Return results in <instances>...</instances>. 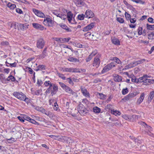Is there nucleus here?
<instances>
[{"label":"nucleus","mask_w":154,"mask_h":154,"mask_svg":"<svg viewBox=\"0 0 154 154\" xmlns=\"http://www.w3.org/2000/svg\"><path fill=\"white\" fill-rule=\"evenodd\" d=\"M57 17H59L63 20L66 19V15H65L58 14L57 16Z\"/></svg>","instance_id":"39"},{"label":"nucleus","mask_w":154,"mask_h":154,"mask_svg":"<svg viewBox=\"0 0 154 154\" xmlns=\"http://www.w3.org/2000/svg\"><path fill=\"white\" fill-rule=\"evenodd\" d=\"M146 60L144 59H142L136 61L137 62V65H139L140 64H141L143 63Z\"/></svg>","instance_id":"45"},{"label":"nucleus","mask_w":154,"mask_h":154,"mask_svg":"<svg viewBox=\"0 0 154 154\" xmlns=\"http://www.w3.org/2000/svg\"><path fill=\"white\" fill-rule=\"evenodd\" d=\"M9 45V43L7 41H3L1 43V45L2 46H7Z\"/></svg>","instance_id":"49"},{"label":"nucleus","mask_w":154,"mask_h":154,"mask_svg":"<svg viewBox=\"0 0 154 154\" xmlns=\"http://www.w3.org/2000/svg\"><path fill=\"white\" fill-rule=\"evenodd\" d=\"M45 44V42L44 39L40 38L37 40V47L40 49H42L44 47Z\"/></svg>","instance_id":"7"},{"label":"nucleus","mask_w":154,"mask_h":154,"mask_svg":"<svg viewBox=\"0 0 154 154\" xmlns=\"http://www.w3.org/2000/svg\"><path fill=\"white\" fill-rule=\"evenodd\" d=\"M85 16V15H84L83 14H79L78 15V18L79 20H82L84 19Z\"/></svg>","instance_id":"41"},{"label":"nucleus","mask_w":154,"mask_h":154,"mask_svg":"<svg viewBox=\"0 0 154 154\" xmlns=\"http://www.w3.org/2000/svg\"><path fill=\"white\" fill-rule=\"evenodd\" d=\"M85 16L86 17L89 18L93 17L94 16V14L91 10H88L85 13Z\"/></svg>","instance_id":"11"},{"label":"nucleus","mask_w":154,"mask_h":154,"mask_svg":"<svg viewBox=\"0 0 154 154\" xmlns=\"http://www.w3.org/2000/svg\"><path fill=\"white\" fill-rule=\"evenodd\" d=\"M81 89L82 93L83 95L86 97H89V94L87 91V90L84 87H81Z\"/></svg>","instance_id":"16"},{"label":"nucleus","mask_w":154,"mask_h":154,"mask_svg":"<svg viewBox=\"0 0 154 154\" xmlns=\"http://www.w3.org/2000/svg\"><path fill=\"white\" fill-rule=\"evenodd\" d=\"M33 26L35 29H38L40 30H43L44 29V27L42 25L35 23H32Z\"/></svg>","instance_id":"13"},{"label":"nucleus","mask_w":154,"mask_h":154,"mask_svg":"<svg viewBox=\"0 0 154 154\" xmlns=\"http://www.w3.org/2000/svg\"><path fill=\"white\" fill-rule=\"evenodd\" d=\"M32 11L38 17L42 18L45 17V14L41 11L35 8H33Z\"/></svg>","instance_id":"9"},{"label":"nucleus","mask_w":154,"mask_h":154,"mask_svg":"<svg viewBox=\"0 0 154 154\" xmlns=\"http://www.w3.org/2000/svg\"><path fill=\"white\" fill-rule=\"evenodd\" d=\"M136 61H135L134 62L130 63L131 64L132 67V68L137 66L138 65Z\"/></svg>","instance_id":"50"},{"label":"nucleus","mask_w":154,"mask_h":154,"mask_svg":"<svg viewBox=\"0 0 154 154\" xmlns=\"http://www.w3.org/2000/svg\"><path fill=\"white\" fill-rule=\"evenodd\" d=\"M98 97H100V99H103V98H104V95L102 94L99 93L98 95Z\"/></svg>","instance_id":"62"},{"label":"nucleus","mask_w":154,"mask_h":154,"mask_svg":"<svg viewBox=\"0 0 154 154\" xmlns=\"http://www.w3.org/2000/svg\"><path fill=\"white\" fill-rule=\"evenodd\" d=\"M132 68L131 67V63H129L128 65H126L125 68L123 69H128L130 68Z\"/></svg>","instance_id":"51"},{"label":"nucleus","mask_w":154,"mask_h":154,"mask_svg":"<svg viewBox=\"0 0 154 154\" xmlns=\"http://www.w3.org/2000/svg\"><path fill=\"white\" fill-rule=\"evenodd\" d=\"M73 14L72 13L71 11H69L67 13V15H66V18H67L68 20L69 23H71L72 20V18L73 17Z\"/></svg>","instance_id":"20"},{"label":"nucleus","mask_w":154,"mask_h":154,"mask_svg":"<svg viewBox=\"0 0 154 154\" xmlns=\"http://www.w3.org/2000/svg\"><path fill=\"white\" fill-rule=\"evenodd\" d=\"M114 81L116 82H120L122 81V77L117 74H114L112 75Z\"/></svg>","instance_id":"14"},{"label":"nucleus","mask_w":154,"mask_h":154,"mask_svg":"<svg viewBox=\"0 0 154 154\" xmlns=\"http://www.w3.org/2000/svg\"><path fill=\"white\" fill-rule=\"evenodd\" d=\"M13 95L17 99L23 101L25 97V95L22 92H14Z\"/></svg>","instance_id":"6"},{"label":"nucleus","mask_w":154,"mask_h":154,"mask_svg":"<svg viewBox=\"0 0 154 154\" xmlns=\"http://www.w3.org/2000/svg\"><path fill=\"white\" fill-rule=\"evenodd\" d=\"M136 95V94L134 93H130L125 97L124 99L126 100H128L131 98L134 97Z\"/></svg>","instance_id":"21"},{"label":"nucleus","mask_w":154,"mask_h":154,"mask_svg":"<svg viewBox=\"0 0 154 154\" xmlns=\"http://www.w3.org/2000/svg\"><path fill=\"white\" fill-rule=\"evenodd\" d=\"M36 109L38 111H42L43 112H44L45 110L42 108L39 107H36Z\"/></svg>","instance_id":"55"},{"label":"nucleus","mask_w":154,"mask_h":154,"mask_svg":"<svg viewBox=\"0 0 154 154\" xmlns=\"http://www.w3.org/2000/svg\"><path fill=\"white\" fill-rule=\"evenodd\" d=\"M45 115L49 116L50 117H51L53 116V115L51 112L49 111H47L45 113Z\"/></svg>","instance_id":"48"},{"label":"nucleus","mask_w":154,"mask_h":154,"mask_svg":"<svg viewBox=\"0 0 154 154\" xmlns=\"http://www.w3.org/2000/svg\"><path fill=\"white\" fill-rule=\"evenodd\" d=\"M59 26L62 28L68 31H69V29L67 26L65 24L63 23H61L59 24Z\"/></svg>","instance_id":"29"},{"label":"nucleus","mask_w":154,"mask_h":154,"mask_svg":"<svg viewBox=\"0 0 154 154\" xmlns=\"http://www.w3.org/2000/svg\"><path fill=\"white\" fill-rule=\"evenodd\" d=\"M100 55L98 54L94 59L92 65L93 66L96 67V68H97L100 66Z\"/></svg>","instance_id":"5"},{"label":"nucleus","mask_w":154,"mask_h":154,"mask_svg":"<svg viewBox=\"0 0 154 154\" xmlns=\"http://www.w3.org/2000/svg\"><path fill=\"white\" fill-rule=\"evenodd\" d=\"M58 39L60 42L61 43H64L65 42H68L70 39V38L69 37L67 38H59Z\"/></svg>","instance_id":"24"},{"label":"nucleus","mask_w":154,"mask_h":154,"mask_svg":"<svg viewBox=\"0 0 154 154\" xmlns=\"http://www.w3.org/2000/svg\"><path fill=\"white\" fill-rule=\"evenodd\" d=\"M52 83H51V82L49 81H46L44 83L46 87H48L51 85Z\"/></svg>","instance_id":"47"},{"label":"nucleus","mask_w":154,"mask_h":154,"mask_svg":"<svg viewBox=\"0 0 154 154\" xmlns=\"http://www.w3.org/2000/svg\"><path fill=\"white\" fill-rule=\"evenodd\" d=\"M154 97V91H152L149 93L147 102L149 103L152 100Z\"/></svg>","instance_id":"18"},{"label":"nucleus","mask_w":154,"mask_h":154,"mask_svg":"<svg viewBox=\"0 0 154 154\" xmlns=\"http://www.w3.org/2000/svg\"><path fill=\"white\" fill-rule=\"evenodd\" d=\"M138 35H140L142 34V32L143 31V29L142 27H139L138 29Z\"/></svg>","instance_id":"46"},{"label":"nucleus","mask_w":154,"mask_h":154,"mask_svg":"<svg viewBox=\"0 0 154 154\" xmlns=\"http://www.w3.org/2000/svg\"><path fill=\"white\" fill-rule=\"evenodd\" d=\"M8 7L10 8L11 9H13L16 8V5L15 4H12L11 3L9 2L7 5Z\"/></svg>","instance_id":"28"},{"label":"nucleus","mask_w":154,"mask_h":154,"mask_svg":"<svg viewBox=\"0 0 154 154\" xmlns=\"http://www.w3.org/2000/svg\"><path fill=\"white\" fill-rule=\"evenodd\" d=\"M60 47L61 48H67L71 50L72 51H73V49L72 48L69 47L68 46L64 44H62L60 45Z\"/></svg>","instance_id":"36"},{"label":"nucleus","mask_w":154,"mask_h":154,"mask_svg":"<svg viewBox=\"0 0 154 154\" xmlns=\"http://www.w3.org/2000/svg\"><path fill=\"white\" fill-rule=\"evenodd\" d=\"M29 122L35 124L37 125H39V124L38 122H36L35 120L31 118L30 119V120L29 121Z\"/></svg>","instance_id":"40"},{"label":"nucleus","mask_w":154,"mask_h":154,"mask_svg":"<svg viewBox=\"0 0 154 154\" xmlns=\"http://www.w3.org/2000/svg\"><path fill=\"white\" fill-rule=\"evenodd\" d=\"M148 77L147 75H144L143 76L137 79V83L143 82V84L144 85H147L148 82H149V79H148Z\"/></svg>","instance_id":"4"},{"label":"nucleus","mask_w":154,"mask_h":154,"mask_svg":"<svg viewBox=\"0 0 154 154\" xmlns=\"http://www.w3.org/2000/svg\"><path fill=\"white\" fill-rule=\"evenodd\" d=\"M49 136L54 140H56L61 141H65L67 140V137H63L61 136L51 135H49Z\"/></svg>","instance_id":"8"},{"label":"nucleus","mask_w":154,"mask_h":154,"mask_svg":"<svg viewBox=\"0 0 154 154\" xmlns=\"http://www.w3.org/2000/svg\"><path fill=\"white\" fill-rule=\"evenodd\" d=\"M58 89V86L54 84H52L49 86V87L46 91V93H49L51 91V95L53 96L56 94Z\"/></svg>","instance_id":"1"},{"label":"nucleus","mask_w":154,"mask_h":154,"mask_svg":"<svg viewBox=\"0 0 154 154\" xmlns=\"http://www.w3.org/2000/svg\"><path fill=\"white\" fill-rule=\"evenodd\" d=\"M116 64L115 62H112L107 65L109 69L110 70L113 67H115Z\"/></svg>","instance_id":"26"},{"label":"nucleus","mask_w":154,"mask_h":154,"mask_svg":"<svg viewBox=\"0 0 154 154\" xmlns=\"http://www.w3.org/2000/svg\"><path fill=\"white\" fill-rule=\"evenodd\" d=\"M122 117L126 120H129V116L124 115L122 116Z\"/></svg>","instance_id":"56"},{"label":"nucleus","mask_w":154,"mask_h":154,"mask_svg":"<svg viewBox=\"0 0 154 154\" xmlns=\"http://www.w3.org/2000/svg\"><path fill=\"white\" fill-rule=\"evenodd\" d=\"M23 101H24L27 104H28L30 102V99L28 98H26V96L25 95V97L24 98V100Z\"/></svg>","instance_id":"57"},{"label":"nucleus","mask_w":154,"mask_h":154,"mask_svg":"<svg viewBox=\"0 0 154 154\" xmlns=\"http://www.w3.org/2000/svg\"><path fill=\"white\" fill-rule=\"evenodd\" d=\"M117 20L118 21L121 23H123L124 21L123 19L121 17L117 18Z\"/></svg>","instance_id":"43"},{"label":"nucleus","mask_w":154,"mask_h":154,"mask_svg":"<svg viewBox=\"0 0 154 154\" xmlns=\"http://www.w3.org/2000/svg\"><path fill=\"white\" fill-rule=\"evenodd\" d=\"M72 68H63L62 70L63 71L65 72H72Z\"/></svg>","instance_id":"34"},{"label":"nucleus","mask_w":154,"mask_h":154,"mask_svg":"<svg viewBox=\"0 0 154 154\" xmlns=\"http://www.w3.org/2000/svg\"><path fill=\"white\" fill-rule=\"evenodd\" d=\"M112 43L116 45H120V42L119 39L116 38H113L112 40Z\"/></svg>","instance_id":"23"},{"label":"nucleus","mask_w":154,"mask_h":154,"mask_svg":"<svg viewBox=\"0 0 154 154\" xmlns=\"http://www.w3.org/2000/svg\"><path fill=\"white\" fill-rule=\"evenodd\" d=\"M148 38L149 39H152L154 38V36L152 32L149 34L148 35Z\"/></svg>","instance_id":"44"},{"label":"nucleus","mask_w":154,"mask_h":154,"mask_svg":"<svg viewBox=\"0 0 154 154\" xmlns=\"http://www.w3.org/2000/svg\"><path fill=\"white\" fill-rule=\"evenodd\" d=\"M72 72H80V71H79V69H77L75 68H72Z\"/></svg>","instance_id":"52"},{"label":"nucleus","mask_w":154,"mask_h":154,"mask_svg":"<svg viewBox=\"0 0 154 154\" xmlns=\"http://www.w3.org/2000/svg\"><path fill=\"white\" fill-rule=\"evenodd\" d=\"M138 123L145 128V133L150 136H152V134L150 132V131H152V128L151 127L148 126L145 122L142 121H140Z\"/></svg>","instance_id":"2"},{"label":"nucleus","mask_w":154,"mask_h":154,"mask_svg":"<svg viewBox=\"0 0 154 154\" xmlns=\"http://www.w3.org/2000/svg\"><path fill=\"white\" fill-rule=\"evenodd\" d=\"M137 79H136L134 75H133V77L131 78V81L132 82L137 83Z\"/></svg>","instance_id":"60"},{"label":"nucleus","mask_w":154,"mask_h":154,"mask_svg":"<svg viewBox=\"0 0 154 154\" xmlns=\"http://www.w3.org/2000/svg\"><path fill=\"white\" fill-rule=\"evenodd\" d=\"M111 112V113L116 116H117L118 115H120L121 114L120 112L114 109L112 110Z\"/></svg>","instance_id":"30"},{"label":"nucleus","mask_w":154,"mask_h":154,"mask_svg":"<svg viewBox=\"0 0 154 154\" xmlns=\"http://www.w3.org/2000/svg\"><path fill=\"white\" fill-rule=\"evenodd\" d=\"M83 1L84 0H74V2L79 6L83 5Z\"/></svg>","instance_id":"25"},{"label":"nucleus","mask_w":154,"mask_h":154,"mask_svg":"<svg viewBox=\"0 0 154 154\" xmlns=\"http://www.w3.org/2000/svg\"><path fill=\"white\" fill-rule=\"evenodd\" d=\"M44 24L46 25L49 26H53V21L50 18H46L43 21Z\"/></svg>","instance_id":"10"},{"label":"nucleus","mask_w":154,"mask_h":154,"mask_svg":"<svg viewBox=\"0 0 154 154\" xmlns=\"http://www.w3.org/2000/svg\"><path fill=\"white\" fill-rule=\"evenodd\" d=\"M68 60L69 61L74 63L78 62L79 61V60H78L77 59L72 57H69Z\"/></svg>","instance_id":"27"},{"label":"nucleus","mask_w":154,"mask_h":154,"mask_svg":"<svg viewBox=\"0 0 154 154\" xmlns=\"http://www.w3.org/2000/svg\"><path fill=\"white\" fill-rule=\"evenodd\" d=\"M58 75L60 78H61L65 80L66 77L64 76L62 74H60V73H57Z\"/></svg>","instance_id":"63"},{"label":"nucleus","mask_w":154,"mask_h":154,"mask_svg":"<svg viewBox=\"0 0 154 154\" xmlns=\"http://www.w3.org/2000/svg\"><path fill=\"white\" fill-rule=\"evenodd\" d=\"M145 97V94L144 93L141 94L140 98L137 101V104L138 105L140 104L143 101Z\"/></svg>","instance_id":"17"},{"label":"nucleus","mask_w":154,"mask_h":154,"mask_svg":"<svg viewBox=\"0 0 154 154\" xmlns=\"http://www.w3.org/2000/svg\"><path fill=\"white\" fill-rule=\"evenodd\" d=\"M146 28L148 29L151 30L154 29V25H149L147 24Z\"/></svg>","instance_id":"37"},{"label":"nucleus","mask_w":154,"mask_h":154,"mask_svg":"<svg viewBox=\"0 0 154 154\" xmlns=\"http://www.w3.org/2000/svg\"><path fill=\"white\" fill-rule=\"evenodd\" d=\"M97 53L95 52H93L92 53L88 56V57L86 59V62H88L90 61L91 60L93 56H94Z\"/></svg>","instance_id":"22"},{"label":"nucleus","mask_w":154,"mask_h":154,"mask_svg":"<svg viewBox=\"0 0 154 154\" xmlns=\"http://www.w3.org/2000/svg\"><path fill=\"white\" fill-rule=\"evenodd\" d=\"M38 68L36 69V71H38L39 70L45 69V66L43 65H39L37 67Z\"/></svg>","instance_id":"32"},{"label":"nucleus","mask_w":154,"mask_h":154,"mask_svg":"<svg viewBox=\"0 0 154 154\" xmlns=\"http://www.w3.org/2000/svg\"><path fill=\"white\" fill-rule=\"evenodd\" d=\"M59 84L61 86V87L64 90L65 88H66V87L67 86L65 85L64 84L60 82Z\"/></svg>","instance_id":"59"},{"label":"nucleus","mask_w":154,"mask_h":154,"mask_svg":"<svg viewBox=\"0 0 154 154\" xmlns=\"http://www.w3.org/2000/svg\"><path fill=\"white\" fill-rule=\"evenodd\" d=\"M17 26L18 30H23L27 28V25L26 24H23L17 23Z\"/></svg>","instance_id":"15"},{"label":"nucleus","mask_w":154,"mask_h":154,"mask_svg":"<svg viewBox=\"0 0 154 154\" xmlns=\"http://www.w3.org/2000/svg\"><path fill=\"white\" fill-rule=\"evenodd\" d=\"M93 109L94 112L96 113H100L101 111L100 109L97 106L94 107Z\"/></svg>","instance_id":"33"},{"label":"nucleus","mask_w":154,"mask_h":154,"mask_svg":"<svg viewBox=\"0 0 154 154\" xmlns=\"http://www.w3.org/2000/svg\"><path fill=\"white\" fill-rule=\"evenodd\" d=\"M109 70V69L107 65H106L103 68L101 72L102 73H103L106 72H107Z\"/></svg>","instance_id":"38"},{"label":"nucleus","mask_w":154,"mask_h":154,"mask_svg":"<svg viewBox=\"0 0 154 154\" xmlns=\"http://www.w3.org/2000/svg\"><path fill=\"white\" fill-rule=\"evenodd\" d=\"M78 111L81 115L84 116L86 114L88 110L82 104L79 105L78 108Z\"/></svg>","instance_id":"3"},{"label":"nucleus","mask_w":154,"mask_h":154,"mask_svg":"<svg viewBox=\"0 0 154 154\" xmlns=\"http://www.w3.org/2000/svg\"><path fill=\"white\" fill-rule=\"evenodd\" d=\"M46 52L43 51L42 53L40 55V57L41 58H43L47 55Z\"/></svg>","instance_id":"42"},{"label":"nucleus","mask_w":154,"mask_h":154,"mask_svg":"<svg viewBox=\"0 0 154 154\" xmlns=\"http://www.w3.org/2000/svg\"><path fill=\"white\" fill-rule=\"evenodd\" d=\"M66 80L70 84L72 85H73V83L72 82L73 80L71 79L70 78H67Z\"/></svg>","instance_id":"54"},{"label":"nucleus","mask_w":154,"mask_h":154,"mask_svg":"<svg viewBox=\"0 0 154 154\" xmlns=\"http://www.w3.org/2000/svg\"><path fill=\"white\" fill-rule=\"evenodd\" d=\"M24 120H26V121H30V119H31V118L29 117V116H25L23 117Z\"/></svg>","instance_id":"61"},{"label":"nucleus","mask_w":154,"mask_h":154,"mask_svg":"<svg viewBox=\"0 0 154 154\" xmlns=\"http://www.w3.org/2000/svg\"><path fill=\"white\" fill-rule=\"evenodd\" d=\"M128 92V88H126L125 89H123L122 93L123 95H125Z\"/></svg>","instance_id":"53"},{"label":"nucleus","mask_w":154,"mask_h":154,"mask_svg":"<svg viewBox=\"0 0 154 154\" xmlns=\"http://www.w3.org/2000/svg\"><path fill=\"white\" fill-rule=\"evenodd\" d=\"M115 59H114V60H115V61L116 62H115L116 63H117L118 64H119L121 63L120 60L118 58L116 57H115L114 58Z\"/></svg>","instance_id":"58"},{"label":"nucleus","mask_w":154,"mask_h":154,"mask_svg":"<svg viewBox=\"0 0 154 154\" xmlns=\"http://www.w3.org/2000/svg\"><path fill=\"white\" fill-rule=\"evenodd\" d=\"M94 26V23H92L84 27L82 30L83 32H87L92 29Z\"/></svg>","instance_id":"12"},{"label":"nucleus","mask_w":154,"mask_h":154,"mask_svg":"<svg viewBox=\"0 0 154 154\" xmlns=\"http://www.w3.org/2000/svg\"><path fill=\"white\" fill-rule=\"evenodd\" d=\"M66 92H67L69 94H71L72 95H74L76 94V93L74 92L70 88L67 86L64 89Z\"/></svg>","instance_id":"19"},{"label":"nucleus","mask_w":154,"mask_h":154,"mask_svg":"<svg viewBox=\"0 0 154 154\" xmlns=\"http://www.w3.org/2000/svg\"><path fill=\"white\" fill-rule=\"evenodd\" d=\"M17 24L16 22L11 23L10 25V27L15 30L17 28Z\"/></svg>","instance_id":"35"},{"label":"nucleus","mask_w":154,"mask_h":154,"mask_svg":"<svg viewBox=\"0 0 154 154\" xmlns=\"http://www.w3.org/2000/svg\"><path fill=\"white\" fill-rule=\"evenodd\" d=\"M125 16L126 18H128L129 19L131 17V15L128 13L127 12H125Z\"/></svg>","instance_id":"64"},{"label":"nucleus","mask_w":154,"mask_h":154,"mask_svg":"<svg viewBox=\"0 0 154 154\" xmlns=\"http://www.w3.org/2000/svg\"><path fill=\"white\" fill-rule=\"evenodd\" d=\"M129 120L131 122L135 121L136 120V115H132L129 116Z\"/></svg>","instance_id":"31"}]
</instances>
